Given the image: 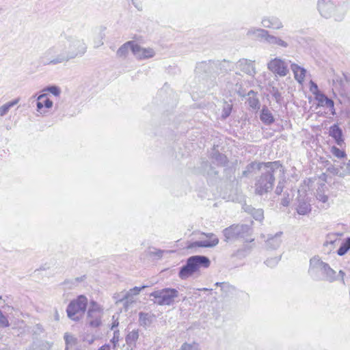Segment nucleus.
Instances as JSON below:
<instances>
[{"instance_id":"nucleus-51","label":"nucleus","mask_w":350,"mask_h":350,"mask_svg":"<svg viewBox=\"0 0 350 350\" xmlns=\"http://www.w3.org/2000/svg\"><path fill=\"white\" fill-rule=\"evenodd\" d=\"M208 63H207V62H201L200 64H199L198 65V66L196 67V69L198 71L200 69L206 68L208 66Z\"/></svg>"},{"instance_id":"nucleus-30","label":"nucleus","mask_w":350,"mask_h":350,"mask_svg":"<svg viewBox=\"0 0 350 350\" xmlns=\"http://www.w3.org/2000/svg\"><path fill=\"white\" fill-rule=\"evenodd\" d=\"M345 73L342 74V77L340 76H336L334 79H333V83L336 86V88H338L341 92H345L346 90L345 88L344 82L345 81V79L344 78Z\"/></svg>"},{"instance_id":"nucleus-49","label":"nucleus","mask_w":350,"mask_h":350,"mask_svg":"<svg viewBox=\"0 0 350 350\" xmlns=\"http://www.w3.org/2000/svg\"><path fill=\"white\" fill-rule=\"evenodd\" d=\"M344 167H345V173L340 174V176L350 175V161L345 163Z\"/></svg>"},{"instance_id":"nucleus-13","label":"nucleus","mask_w":350,"mask_h":350,"mask_svg":"<svg viewBox=\"0 0 350 350\" xmlns=\"http://www.w3.org/2000/svg\"><path fill=\"white\" fill-rule=\"evenodd\" d=\"M269 33L267 30L261 28L252 27L248 29L247 36L249 37H253L254 39L260 41L265 42L267 43Z\"/></svg>"},{"instance_id":"nucleus-50","label":"nucleus","mask_w":350,"mask_h":350,"mask_svg":"<svg viewBox=\"0 0 350 350\" xmlns=\"http://www.w3.org/2000/svg\"><path fill=\"white\" fill-rule=\"evenodd\" d=\"M133 4L134 6L138 10H142V5L140 2L137 1V0H132Z\"/></svg>"},{"instance_id":"nucleus-19","label":"nucleus","mask_w":350,"mask_h":350,"mask_svg":"<svg viewBox=\"0 0 350 350\" xmlns=\"http://www.w3.org/2000/svg\"><path fill=\"white\" fill-rule=\"evenodd\" d=\"M37 111L40 113H42V108L50 109L53 107V102L47 97L46 94H40L37 98Z\"/></svg>"},{"instance_id":"nucleus-16","label":"nucleus","mask_w":350,"mask_h":350,"mask_svg":"<svg viewBox=\"0 0 350 350\" xmlns=\"http://www.w3.org/2000/svg\"><path fill=\"white\" fill-rule=\"evenodd\" d=\"M147 286H142L141 287L135 286L133 288H131L129 291L124 293H122V295L120 294H118L117 296H114V298L116 299V302H120L124 300L128 301L129 299H131V298L134 296L139 295L141 291L145 288H146Z\"/></svg>"},{"instance_id":"nucleus-34","label":"nucleus","mask_w":350,"mask_h":350,"mask_svg":"<svg viewBox=\"0 0 350 350\" xmlns=\"http://www.w3.org/2000/svg\"><path fill=\"white\" fill-rule=\"evenodd\" d=\"M213 159L215 160V162L217 165H225L227 162V157L221 153H215L213 154Z\"/></svg>"},{"instance_id":"nucleus-10","label":"nucleus","mask_w":350,"mask_h":350,"mask_svg":"<svg viewBox=\"0 0 350 350\" xmlns=\"http://www.w3.org/2000/svg\"><path fill=\"white\" fill-rule=\"evenodd\" d=\"M236 68L252 77L256 73L254 61L247 59H239L236 64Z\"/></svg>"},{"instance_id":"nucleus-24","label":"nucleus","mask_w":350,"mask_h":350,"mask_svg":"<svg viewBox=\"0 0 350 350\" xmlns=\"http://www.w3.org/2000/svg\"><path fill=\"white\" fill-rule=\"evenodd\" d=\"M267 44L285 49L289 46V44L286 40H283L280 37L275 36L272 34H269Z\"/></svg>"},{"instance_id":"nucleus-56","label":"nucleus","mask_w":350,"mask_h":350,"mask_svg":"<svg viewBox=\"0 0 350 350\" xmlns=\"http://www.w3.org/2000/svg\"><path fill=\"white\" fill-rule=\"evenodd\" d=\"M98 350H110V347H109V345H105L102 346L101 347H100Z\"/></svg>"},{"instance_id":"nucleus-7","label":"nucleus","mask_w":350,"mask_h":350,"mask_svg":"<svg viewBox=\"0 0 350 350\" xmlns=\"http://www.w3.org/2000/svg\"><path fill=\"white\" fill-rule=\"evenodd\" d=\"M102 317V308L96 301H92L88 311L87 324L92 328L98 327L101 325Z\"/></svg>"},{"instance_id":"nucleus-28","label":"nucleus","mask_w":350,"mask_h":350,"mask_svg":"<svg viewBox=\"0 0 350 350\" xmlns=\"http://www.w3.org/2000/svg\"><path fill=\"white\" fill-rule=\"evenodd\" d=\"M323 275L324 278L329 282H333L336 279V271L332 269L328 264L325 267Z\"/></svg>"},{"instance_id":"nucleus-2","label":"nucleus","mask_w":350,"mask_h":350,"mask_svg":"<svg viewBox=\"0 0 350 350\" xmlns=\"http://www.w3.org/2000/svg\"><path fill=\"white\" fill-rule=\"evenodd\" d=\"M263 166L261 176L257 179L255 184V192L258 195H263L272 190L275 174L284 175V170L280 161L256 163L252 162L247 166L243 175L247 176L254 168L260 170Z\"/></svg>"},{"instance_id":"nucleus-55","label":"nucleus","mask_w":350,"mask_h":350,"mask_svg":"<svg viewBox=\"0 0 350 350\" xmlns=\"http://www.w3.org/2000/svg\"><path fill=\"white\" fill-rule=\"evenodd\" d=\"M339 275L341 276V280L342 282V283L344 284L345 283V280H344V276L345 275V272L342 270H340L338 273Z\"/></svg>"},{"instance_id":"nucleus-40","label":"nucleus","mask_w":350,"mask_h":350,"mask_svg":"<svg viewBox=\"0 0 350 350\" xmlns=\"http://www.w3.org/2000/svg\"><path fill=\"white\" fill-rule=\"evenodd\" d=\"M280 260V257H273V258L267 259V260L265 262V263L268 267H274L277 265V264L278 263Z\"/></svg>"},{"instance_id":"nucleus-14","label":"nucleus","mask_w":350,"mask_h":350,"mask_svg":"<svg viewBox=\"0 0 350 350\" xmlns=\"http://www.w3.org/2000/svg\"><path fill=\"white\" fill-rule=\"evenodd\" d=\"M261 25L265 28H272L274 29H280L283 27V23L281 20L276 16H265L262 18Z\"/></svg>"},{"instance_id":"nucleus-45","label":"nucleus","mask_w":350,"mask_h":350,"mask_svg":"<svg viewBox=\"0 0 350 350\" xmlns=\"http://www.w3.org/2000/svg\"><path fill=\"white\" fill-rule=\"evenodd\" d=\"M284 195H285V196L281 200V204L284 206H287L289 205L291 201L292 200L293 196H291L288 193H287L286 195V193H284Z\"/></svg>"},{"instance_id":"nucleus-44","label":"nucleus","mask_w":350,"mask_h":350,"mask_svg":"<svg viewBox=\"0 0 350 350\" xmlns=\"http://www.w3.org/2000/svg\"><path fill=\"white\" fill-rule=\"evenodd\" d=\"M120 338V332L119 330H116L113 332V336L111 340V342L113 345V348H116V347L118 345V341Z\"/></svg>"},{"instance_id":"nucleus-22","label":"nucleus","mask_w":350,"mask_h":350,"mask_svg":"<svg viewBox=\"0 0 350 350\" xmlns=\"http://www.w3.org/2000/svg\"><path fill=\"white\" fill-rule=\"evenodd\" d=\"M311 205L307 199L299 196L298 198V204L297 211L299 215H306L310 212Z\"/></svg>"},{"instance_id":"nucleus-11","label":"nucleus","mask_w":350,"mask_h":350,"mask_svg":"<svg viewBox=\"0 0 350 350\" xmlns=\"http://www.w3.org/2000/svg\"><path fill=\"white\" fill-rule=\"evenodd\" d=\"M327 263L323 262L319 256H314L310 260L309 273L313 277L317 278V274L321 272L323 275L325 267Z\"/></svg>"},{"instance_id":"nucleus-21","label":"nucleus","mask_w":350,"mask_h":350,"mask_svg":"<svg viewBox=\"0 0 350 350\" xmlns=\"http://www.w3.org/2000/svg\"><path fill=\"white\" fill-rule=\"evenodd\" d=\"M291 68L294 74L295 79L298 83H302L306 77V70L296 64H292Z\"/></svg>"},{"instance_id":"nucleus-35","label":"nucleus","mask_w":350,"mask_h":350,"mask_svg":"<svg viewBox=\"0 0 350 350\" xmlns=\"http://www.w3.org/2000/svg\"><path fill=\"white\" fill-rule=\"evenodd\" d=\"M179 350H200L198 344L196 342H185L182 345Z\"/></svg>"},{"instance_id":"nucleus-48","label":"nucleus","mask_w":350,"mask_h":350,"mask_svg":"<svg viewBox=\"0 0 350 350\" xmlns=\"http://www.w3.org/2000/svg\"><path fill=\"white\" fill-rule=\"evenodd\" d=\"M283 188H284V182L283 181H279L278 184V186L275 189V193L277 195H280L281 193L283 191Z\"/></svg>"},{"instance_id":"nucleus-6","label":"nucleus","mask_w":350,"mask_h":350,"mask_svg":"<svg viewBox=\"0 0 350 350\" xmlns=\"http://www.w3.org/2000/svg\"><path fill=\"white\" fill-rule=\"evenodd\" d=\"M150 296L153 297L154 303L159 305L170 306L173 304L174 299L178 297V292L174 288H167L155 291L151 293Z\"/></svg>"},{"instance_id":"nucleus-32","label":"nucleus","mask_w":350,"mask_h":350,"mask_svg":"<svg viewBox=\"0 0 350 350\" xmlns=\"http://www.w3.org/2000/svg\"><path fill=\"white\" fill-rule=\"evenodd\" d=\"M350 250V238H347L345 242L342 243L337 251L339 256H343Z\"/></svg>"},{"instance_id":"nucleus-46","label":"nucleus","mask_w":350,"mask_h":350,"mask_svg":"<svg viewBox=\"0 0 350 350\" xmlns=\"http://www.w3.org/2000/svg\"><path fill=\"white\" fill-rule=\"evenodd\" d=\"M317 198L323 204H327L328 202V196L321 192H318L317 194Z\"/></svg>"},{"instance_id":"nucleus-42","label":"nucleus","mask_w":350,"mask_h":350,"mask_svg":"<svg viewBox=\"0 0 350 350\" xmlns=\"http://www.w3.org/2000/svg\"><path fill=\"white\" fill-rule=\"evenodd\" d=\"M44 90L51 92L52 94H53L55 96H59L60 92H61L59 88H58L57 86H55V85L49 86V87L46 88Z\"/></svg>"},{"instance_id":"nucleus-3","label":"nucleus","mask_w":350,"mask_h":350,"mask_svg":"<svg viewBox=\"0 0 350 350\" xmlns=\"http://www.w3.org/2000/svg\"><path fill=\"white\" fill-rule=\"evenodd\" d=\"M209 259L204 256H193L189 257L186 265L180 268L178 275L182 280L191 276L200 268H207L210 265Z\"/></svg>"},{"instance_id":"nucleus-4","label":"nucleus","mask_w":350,"mask_h":350,"mask_svg":"<svg viewBox=\"0 0 350 350\" xmlns=\"http://www.w3.org/2000/svg\"><path fill=\"white\" fill-rule=\"evenodd\" d=\"M317 8L323 17L325 18L334 17L337 21H340L345 14V8L342 6H336L331 1L319 0Z\"/></svg>"},{"instance_id":"nucleus-41","label":"nucleus","mask_w":350,"mask_h":350,"mask_svg":"<svg viewBox=\"0 0 350 350\" xmlns=\"http://www.w3.org/2000/svg\"><path fill=\"white\" fill-rule=\"evenodd\" d=\"M310 91L314 94V98L317 97L318 94H321L322 92L319 90L318 85L317 83L310 81Z\"/></svg>"},{"instance_id":"nucleus-15","label":"nucleus","mask_w":350,"mask_h":350,"mask_svg":"<svg viewBox=\"0 0 350 350\" xmlns=\"http://www.w3.org/2000/svg\"><path fill=\"white\" fill-rule=\"evenodd\" d=\"M314 98L317 101L318 106L327 108L331 111L332 115L335 114L334 101L325 94L323 93L318 94Z\"/></svg>"},{"instance_id":"nucleus-39","label":"nucleus","mask_w":350,"mask_h":350,"mask_svg":"<svg viewBox=\"0 0 350 350\" xmlns=\"http://www.w3.org/2000/svg\"><path fill=\"white\" fill-rule=\"evenodd\" d=\"M232 111V105L228 103H226L224 106L221 117L225 119L228 117Z\"/></svg>"},{"instance_id":"nucleus-25","label":"nucleus","mask_w":350,"mask_h":350,"mask_svg":"<svg viewBox=\"0 0 350 350\" xmlns=\"http://www.w3.org/2000/svg\"><path fill=\"white\" fill-rule=\"evenodd\" d=\"M260 118V120L267 125L271 124L275 120L271 111L267 107H262Z\"/></svg>"},{"instance_id":"nucleus-52","label":"nucleus","mask_w":350,"mask_h":350,"mask_svg":"<svg viewBox=\"0 0 350 350\" xmlns=\"http://www.w3.org/2000/svg\"><path fill=\"white\" fill-rule=\"evenodd\" d=\"M273 96L275 97L276 101L278 102L280 99L281 95L278 92H276L273 94Z\"/></svg>"},{"instance_id":"nucleus-54","label":"nucleus","mask_w":350,"mask_h":350,"mask_svg":"<svg viewBox=\"0 0 350 350\" xmlns=\"http://www.w3.org/2000/svg\"><path fill=\"white\" fill-rule=\"evenodd\" d=\"M344 78L345 79V82L350 85V75H344Z\"/></svg>"},{"instance_id":"nucleus-57","label":"nucleus","mask_w":350,"mask_h":350,"mask_svg":"<svg viewBox=\"0 0 350 350\" xmlns=\"http://www.w3.org/2000/svg\"><path fill=\"white\" fill-rule=\"evenodd\" d=\"M118 325V322L117 321H115L113 325H112V327H111V329H113L115 327H117Z\"/></svg>"},{"instance_id":"nucleus-26","label":"nucleus","mask_w":350,"mask_h":350,"mask_svg":"<svg viewBox=\"0 0 350 350\" xmlns=\"http://www.w3.org/2000/svg\"><path fill=\"white\" fill-rule=\"evenodd\" d=\"M20 101V98H16L11 101L7 102L5 104L0 105V117L6 116L10 109L17 105Z\"/></svg>"},{"instance_id":"nucleus-58","label":"nucleus","mask_w":350,"mask_h":350,"mask_svg":"<svg viewBox=\"0 0 350 350\" xmlns=\"http://www.w3.org/2000/svg\"><path fill=\"white\" fill-rule=\"evenodd\" d=\"M202 291H208V288H204L202 289Z\"/></svg>"},{"instance_id":"nucleus-43","label":"nucleus","mask_w":350,"mask_h":350,"mask_svg":"<svg viewBox=\"0 0 350 350\" xmlns=\"http://www.w3.org/2000/svg\"><path fill=\"white\" fill-rule=\"evenodd\" d=\"M95 339V336L90 334H85L83 337V341L87 342L88 345L92 344Z\"/></svg>"},{"instance_id":"nucleus-27","label":"nucleus","mask_w":350,"mask_h":350,"mask_svg":"<svg viewBox=\"0 0 350 350\" xmlns=\"http://www.w3.org/2000/svg\"><path fill=\"white\" fill-rule=\"evenodd\" d=\"M248 98H247V103L250 107H252L254 109H259L260 107V103L258 100V98H257L256 94L254 92V91L251 90L248 92Z\"/></svg>"},{"instance_id":"nucleus-1","label":"nucleus","mask_w":350,"mask_h":350,"mask_svg":"<svg viewBox=\"0 0 350 350\" xmlns=\"http://www.w3.org/2000/svg\"><path fill=\"white\" fill-rule=\"evenodd\" d=\"M86 50L87 46L83 39L63 31L55 43L42 54L40 62L44 66L57 65L82 56Z\"/></svg>"},{"instance_id":"nucleus-29","label":"nucleus","mask_w":350,"mask_h":350,"mask_svg":"<svg viewBox=\"0 0 350 350\" xmlns=\"http://www.w3.org/2000/svg\"><path fill=\"white\" fill-rule=\"evenodd\" d=\"M138 338H139V332L137 329H134V330L130 332L126 336V342L129 346L135 345Z\"/></svg>"},{"instance_id":"nucleus-20","label":"nucleus","mask_w":350,"mask_h":350,"mask_svg":"<svg viewBox=\"0 0 350 350\" xmlns=\"http://www.w3.org/2000/svg\"><path fill=\"white\" fill-rule=\"evenodd\" d=\"M282 232H277L275 235L269 237L266 241V247L269 249L276 250L278 249L281 243V236Z\"/></svg>"},{"instance_id":"nucleus-18","label":"nucleus","mask_w":350,"mask_h":350,"mask_svg":"<svg viewBox=\"0 0 350 350\" xmlns=\"http://www.w3.org/2000/svg\"><path fill=\"white\" fill-rule=\"evenodd\" d=\"M329 135L335 139L337 145L341 146L344 143V139L342 138V129L338 126V124H334L333 126H330L329 130Z\"/></svg>"},{"instance_id":"nucleus-9","label":"nucleus","mask_w":350,"mask_h":350,"mask_svg":"<svg viewBox=\"0 0 350 350\" xmlns=\"http://www.w3.org/2000/svg\"><path fill=\"white\" fill-rule=\"evenodd\" d=\"M267 68L271 72L280 77H284L288 72L286 62L278 57H275L269 61L267 64Z\"/></svg>"},{"instance_id":"nucleus-33","label":"nucleus","mask_w":350,"mask_h":350,"mask_svg":"<svg viewBox=\"0 0 350 350\" xmlns=\"http://www.w3.org/2000/svg\"><path fill=\"white\" fill-rule=\"evenodd\" d=\"M64 338L66 344V349L68 346L72 347L77 344V338L69 333H65Z\"/></svg>"},{"instance_id":"nucleus-37","label":"nucleus","mask_w":350,"mask_h":350,"mask_svg":"<svg viewBox=\"0 0 350 350\" xmlns=\"http://www.w3.org/2000/svg\"><path fill=\"white\" fill-rule=\"evenodd\" d=\"M139 322L141 325H148L150 323V316L148 314L141 312L139 314Z\"/></svg>"},{"instance_id":"nucleus-38","label":"nucleus","mask_w":350,"mask_h":350,"mask_svg":"<svg viewBox=\"0 0 350 350\" xmlns=\"http://www.w3.org/2000/svg\"><path fill=\"white\" fill-rule=\"evenodd\" d=\"M331 152L337 158H343L345 157V153L344 151L340 150L336 146H332L331 148Z\"/></svg>"},{"instance_id":"nucleus-36","label":"nucleus","mask_w":350,"mask_h":350,"mask_svg":"<svg viewBox=\"0 0 350 350\" xmlns=\"http://www.w3.org/2000/svg\"><path fill=\"white\" fill-rule=\"evenodd\" d=\"M252 214L254 218L258 221H262L264 218V213L262 209H253Z\"/></svg>"},{"instance_id":"nucleus-8","label":"nucleus","mask_w":350,"mask_h":350,"mask_svg":"<svg viewBox=\"0 0 350 350\" xmlns=\"http://www.w3.org/2000/svg\"><path fill=\"white\" fill-rule=\"evenodd\" d=\"M250 228L249 226L244 224L232 225L223 230L226 241L244 238L249 234Z\"/></svg>"},{"instance_id":"nucleus-12","label":"nucleus","mask_w":350,"mask_h":350,"mask_svg":"<svg viewBox=\"0 0 350 350\" xmlns=\"http://www.w3.org/2000/svg\"><path fill=\"white\" fill-rule=\"evenodd\" d=\"M133 55L137 59H145L154 57L155 52L152 48H144L135 42Z\"/></svg>"},{"instance_id":"nucleus-31","label":"nucleus","mask_w":350,"mask_h":350,"mask_svg":"<svg viewBox=\"0 0 350 350\" xmlns=\"http://www.w3.org/2000/svg\"><path fill=\"white\" fill-rule=\"evenodd\" d=\"M52 345L53 342L46 340H40L34 343L35 348L39 350H50Z\"/></svg>"},{"instance_id":"nucleus-53","label":"nucleus","mask_w":350,"mask_h":350,"mask_svg":"<svg viewBox=\"0 0 350 350\" xmlns=\"http://www.w3.org/2000/svg\"><path fill=\"white\" fill-rule=\"evenodd\" d=\"M332 236H329V237H328V239L327 240L326 243L334 244V243L336 241V239H334V240H333V239H331V238H332Z\"/></svg>"},{"instance_id":"nucleus-59","label":"nucleus","mask_w":350,"mask_h":350,"mask_svg":"<svg viewBox=\"0 0 350 350\" xmlns=\"http://www.w3.org/2000/svg\"><path fill=\"white\" fill-rule=\"evenodd\" d=\"M2 299V297H1V296H0V299Z\"/></svg>"},{"instance_id":"nucleus-17","label":"nucleus","mask_w":350,"mask_h":350,"mask_svg":"<svg viewBox=\"0 0 350 350\" xmlns=\"http://www.w3.org/2000/svg\"><path fill=\"white\" fill-rule=\"evenodd\" d=\"M208 238L207 240L198 241L193 243L194 246L202 247H212L217 245L219 243L218 238L213 233L206 234Z\"/></svg>"},{"instance_id":"nucleus-23","label":"nucleus","mask_w":350,"mask_h":350,"mask_svg":"<svg viewBox=\"0 0 350 350\" xmlns=\"http://www.w3.org/2000/svg\"><path fill=\"white\" fill-rule=\"evenodd\" d=\"M135 46V42L129 41L122 44L117 51L116 55L119 57H126L129 51L133 53V48Z\"/></svg>"},{"instance_id":"nucleus-5","label":"nucleus","mask_w":350,"mask_h":350,"mask_svg":"<svg viewBox=\"0 0 350 350\" xmlns=\"http://www.w3.org/2000/svg\"><path fill=\"white\" fill-rule=\"evenodd\" d=\"M88 305V299L84 295L79 296L68 304L66 312L69 319L79 321L83 316Z\"/></svg>"},{"instance_id":"nucleus-47","label":"nucleus","mask_w":350,"mask_h":350,"mask_svg":"<svg viewBox=\"0 0 350 350\" xmlns=\"http://www.w3.org/2000/svg\"><path fill=\"white\" fill-rule=\"evenodd\" d=\"M168 251L154 249V251L150 252V254L153 256H157L158 258H161L164 253H168Z\"/></svg>"}]
</instances>
